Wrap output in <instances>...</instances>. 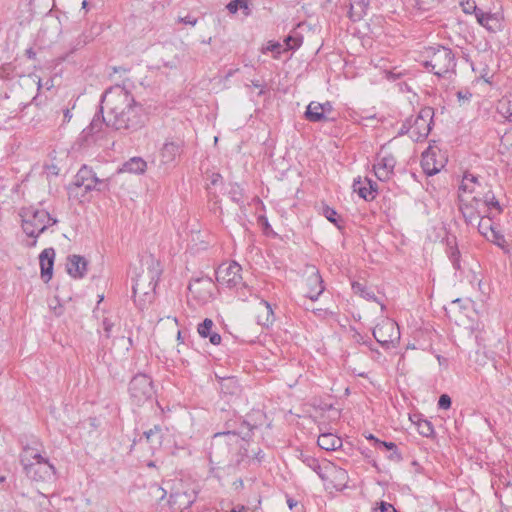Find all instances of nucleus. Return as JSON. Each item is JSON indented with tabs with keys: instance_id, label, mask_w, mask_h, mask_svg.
<instances>
[{
	"instance_id": "57",
	"label": "nucleus",
	"mask_w": 512,
	"mask_h": 512,
	"mask_svg": "<svg viewBox=\"0 0 512 512\" xmlns=\"http://www.w3.org/2000/svg\"><path fill=\"white\" fill-rule=\"evenodd\" d=\"M63 122H69L72 118V113H71V110L69 108H65L63 109Z\"/></svg>"
},
{
	"instance_id": "43",
	"label": "nucleus",
	"mask_w": 512,
	"mask_h": 512,
	"mask_svg": "<svg viewBox=\"0 0 512 512\" xmlns=\"http://www.w3.org/2000/svg\"><path fill=\"white\" fill-rule=\"evenodd\" d=\"M284 42L286 46L284 51L295 50L302 45L303 37L299 33H295L293 35L287 36Z\"/></svg>"
},
{
	"instance_id": "24",
	"label": "nucleus",
	"mask_w": 512,
	"mask_h": 512,
	"mask_svg": "<svg viewBox=\"0 0 512 512\" xmlns=\"http://www.w3.org/2000/svg\"><path fill=\"white\" fill-rule=\"evenodd\" d=\"M182 152V142H166L160 152L161 162L169 164L173 162Z\"/></svg>"
},
{
	"instance_id": "23",
	"label": "nucleus",
	"mask_w": 512,
	"mask_h": 512,
	"mask_svg": "<svg viewBox=\"0 0 512 512\" xmlns=\"http://www.w3.org/2000/svg\"><path fill=\"white\" fill-rule=\"evenodd\" d=\"M477 22L488 31L495 32L500 28L499 15L496 13H487L482 10L476 11Z\"/></svg>"
},
{
	"instance_id": "49",
	"label": "nucleus",
	"mask_w": 512,
	"mask_h": 512,
	"mask_svg": "<svg viewBox=\"0 0 512 512\" xmlns=\"http://www.w3.org/2000/svg\"><path fill=\"white\" fill-rule=\"evenodd\" d=\"M114 326V323L109 318H104L102 321V328L104 331V336L106 339L111 337V331Z\"/></svg>"
},
{
	"instance_id": "27",
	"label": "nucleus",
	"mask_w": 512,
	"mask_h": 512,
	"mask_svg": "<svg viewBox=\"0 0 512 512\" xmlns=\"http://www.w3.org/2000/svg\"><path fill=\"white\" fill-rule=\"evenodd\" d=\"M446 254L455 270H461V254L457 246L456 237H447Z\"/></svg>"
},
{
	"instance_id": "47",
	"label": "nucleus",
	"mask_w": 512,
	"mask_h": 512,
	"mask_svg": "<svg viewBox=\"0 0 512 512\" xmlns=\"http://www.w3.org/2000/svg\"><path fill=\"white\" fill-rule=\"evenodd\" d=\"M207 189L209 194H215L212 192V187L223 186V177L219 173H212L208 178Z\"/></svg>"
},
{
	"instance_id": "14",
	"label": "nucleus",
	"mask_w": 512,
	"mask_h": 512,
	"mask_svg": "<svg viewBox=\"0 0 512 512\" xmlns=\"http://www.w3.org/2000/svg\"><path fill=\"white\" fill-rule=\"evenodd\" d=\"M214 283L211 278H197L189 283L188 290L191 295L201 303L208 302L213 296Z\"/></svg>"
},
{
	"instance_id": "62",
	"label": "nucleus",
	"mask_w": 512,
	"mask_h": 512,
	"mask_svg": "<svg viewBox=\"0 0 512 512\" xmlns=\"http://www.w3.org/2000/svg\"><path fill=\"white\" fill-rule=\"evenodd\" d=\"M368 440H373L375 442V439H377L376 437H374L372 434H370L368 437H367Z\"/></svg>"
},
{
	"instance_id": "29",
	"label": "nucleus",
	"mask_w": 512,
	"mask_h": 512,
	"mask_svg": "<svg viewBox=\"0 0 512 512\" xmlns=\"http://www.w3.org/2000/svg\"><path fill=\"white\" fill-rule=\"evenodd\" d=\"M478 231L487 239L492 238L493 241L498 242L502 236L495 230L490 218H481L478 222Z\"/></svg>"
},
{
	"instance_id": "18",
	"label": "nucleus",
	"mask_w": 512,
	"mask_h": 512,
	"mask_svg": "<svg viewBox=\"0 0 512 512\" xmlns=\"http://www.w3.org/2000/svg\"><path fill=\"white\" fill-rule=\"evenodd\" d=\"M436 154V151L431 147L422 153L421 167L428 176L437 174L444 167L443 161L436 159Z\"/></svg>"
},
{
	"instance_id": "44",
	"label": "nucleus",
	"mask_w": 512,
	"mask_h": 512,
	"mask_svg": "<svg viewBox=\"0 0 512 512\" xmlns=\"http://www.w3.org/2000/svg\"><path fill=\"white\" fill-rule=\"evenodd\" d=\"M228 194L233 202L237 203L238 205L243 204L244 193L243 189L238 184H230Z\"/></svg>"
},
{
	"instance_id": "61",
	"label": "nucleus",
	"mask_w": 512,
	"mask_h": 512,
	"mask_svg": "<svg viewBox=\"0 0 512 512\" xmlns=\"http://www.w3.org/2000/svg\"><path fill=\"white\" fill-rule=\"evenodd\" d=\"M87 6H88L87 0H83V2H82V9H87Z\"/></svg>"
},
{
	"instance_id": "50",
	"label": "nucleus",
	"mask_w": 512,
	"mask_h": 512,
	"mask_svg": "<svg viewBox=\"0 0 512 512\" xmlns=\"http://www.w3.org/2000/svg\"><path fill=\"white\" fill-rule=\"evenodd\" d=\"M373 512H397L394 506L390 503L381 501L378 507L373 509Z\"/></svg>"
},
{
	"instance_id": "7",
	"label": "nucleus",
	"mask_w": 512,
	"mask_h": 512,
	"mask_svg": "<svg viewBox=\"0 0 512 512\" xmlns=\"http://www.w3.org/2000/svg\"><path fill=\"white\" fill-rule=\"evenodd\" d=\"M128 392L131 401L137 406H142L154 399L153 380L145 373H138L130 380Z\"/></svg>"
},
{
	"instance_id": "51",
	"label": "nucleus",
	"mask_w": 512,
	"mask_h": 512,
	"mask_svg": "<svg viewBox=\"0 0 512 512\" xmlns=\"http://www.w3.org/2000/svg\"><path fill=\"white\" fill-rule=\"evenodd\" d=\"M451 398L447 394H442L438 400V407L440 409H449L451 407Z\"/></svg>"
},
{
	"instance_id": "39",
	"label": "nucleus",
	"mask_w": 512,
	"mask_h": 512,
	"mask_svg": "<svg viewBox=\"0 0 512 512\" xmlns=\"http://www.w3.org/2000/svg\"><path fill=\"white\" fill-rule=\"evenodd\" d=\"M322 215L328 221H330L331 223L336 225L337 228H339V229L342 228L343 220L341 219V217L338 215L337 211L334 208L329 207L327 205L323 206V208H322Z\"/></svg>"
},
{
	"instance_id": "63",
	"label": "nucleus",
	"mask_w": 512,
	"mask_h": 512,
	"mask_svg": "<svg viewBox=\"0 0 512 512\" xmlns=\"http://www.w3.org/2000/svg\"><path fill=\"white\" fill-rule=\"evenodd\" d=\"M256 458H257L259 461H261V459L263 458V456H262V455L260 454V452H259V453H257V454H256Z\"/></svg>"
},
{
	"instance_id": "46",
	"label": "nucleus",
	"mask_w": 512,
	"mask_h": 512,
	"mask_svg": "<svg viewBox=\"0 0 512 512\" xmlns=\"http://www.w3.org/2000/svg\"><path fill=\"white\" fill-rule=\"evenodd\" d=\"M321 112L325 116V122H331L336 120V116L334 115V109L331 102L326 101L325 103H320Z\"/></svg>"
},
{
	"instance_id": "35",
	"label": "nucleus",
	"mask_w": 512,
	"mask_h": 512,
	"mask_svg": "<svg viewBox=\"0 0 512 512\" xmlns=\"http://www.w3.org/2000/svg\"><path fill=\"white\" fill-rule=\"evenodd\" d=\"M416 420L410 418L417 426L418 432L424 437H430L434 433L432 423L427 419H422L420 416L414 415Z\"/></svg>"
},
{
	"instance_id": "28",
	"label": "nucleus",
	"mask_w": 512,
	"mask_h": 512,
	"mask_svg": "<svg viewBox=\"0 0 512 512\" xmlns=\"http://www.w3.org/2000/svg\"><path fill=\"white\" fill-rule=\"evenodd\" d=\"M147 169V162L141 157H132L126 161L120 172H128L133 174H143Z\"/></svg>"
},
{
	"instance_id": "64",
	"label": "nucleus",
	"mask_w": 512,
	"mask_h": 512,
	"mask_svg": "<svg viewBox=\"0 0 512 512\" xmlns=\"http://www.w3.org/2000/svg\"><path fill=\"white\" fill-rule=\"evenodd\" d=\"M178 339H181V332H178Z\"/></svg>"
},
{
	"instance_id": "5",
	"label": "nucleus",
	"mask_w": 512,
	"mask_h": 512,
	"mask_svg": "<svg viewBox=\"0 0 512 512\" xmlns=\"http://www.w3.org/2000/svg\"><path fill=\"white\" fill-rule=\"evenodd\" d=\"M433 117L434 110L431 107H423L415 117L411 116L403 122L398 134H409L415 142L423 141L431 131Z\"/></svg>"
},
{
	"instance_id": "8",
	"label": "nucleus",
	"mask_w": 512,
	"mask_h": 512,
	"mask_svg": "<svg viewBox=\"0 0 512 512\" xmlns=\"http://www.w3.org/2000/svg\"><path fill=\"white\" fill-rule=\"evenodd\" d=\"M24 472L27 477L36 482L50 483L56 480V469L47 457L38 462H33V464H28Z\"/></svg>"
},
{
	"instance_id": "55",
	"label": "nucleus",
	"mask_w": 512,
	"mask_h": 512,
	"mask_svg": "<svg viewBox=\"0 0 512 512\" xmlns=\"http://www.w3.org/2000/svg\"><path fill=\"white\" fill-rule=\"evenodd\" d=\"M178 21L181 22V23H184V24L191 25V26H195L197 24V19L196 18H192L191 16L180 17L178 19Z\"/></svg>"
},
{
	"instance_id": "11",
	"label": "nucleus",
	"mask_w": 512,
	"mask_h": 512,
	"mask_svg": "<svg viewBox=\"0 0 512 512\" xmlns=\"http://www.w3.org/2000/svg\"><path fill=\"white\" fill-rule=\"evenodd\" d=\"M106 122L107 118L103 116V106H100L99 112L94 115L89 126L81 132L79 137L81 144L89 146L102 138L101 133L104 126H106Z\"/></svg>"
},
{
	"instance_id": "31",
	"label": "nucleus",
	"mask_w": 512,
	"mask_h": 512,
	"mask_svg": "<svg viewBox=\"0 0 512 512\" xmlns=\"http://www.w3.org/2000/svg\"><path fill=\"white\" fill-rule=\"evenodd\" d=\"M226 9L231 14H236L238 10H241L245 17L251 15L250 0H231L227 5Z\"/></svg>"
},
{
	"instance_id": "59",
	"label": "nucleus",
	"mask_w": 512,
	"mask_h": 512,
	"mask_svg": "<svg viewBox=\"0 0 512 512\" xmlns=\"http://www.w3.org/2000/svg\"><path fill=\"white\" fill-rule=\"evenodd\" d=\"M287 504L289 508L292 509L296 505V502L293 499H288Z\"/></svg>"
},
{
	"instance_id": "32",
	"label": "nucleus",
	"mask_w": 512,
	"mask_h": 512,
	"mask_svg": "<svg viewBox=\"0 0 512 512\" xmlns=\"http://www.w3.org/2000/svg\"><path fill=\"white\" fill-rule=\"evenodd\" d=\"M305 117L310 122H325V116L321 112L320 103L312 101L306 109Z\"/></svg>"
},
{
	"instance_id": "13",
	"label": "nucleus",
	"mask_w": 512,
	"mask_h": 512,
	"mask_svg": "<svg viewBox=\"0 0 512 512\" xmlns=\"http://www.w3.org/2000/svg\"><path fill=\"white\" fill-rule=\"evenodd\" d=\"M240 271L241 266L236 262L223 263L215 271L216 280L222 285L235 287L242 279Z\"/></svg>"
},
{
	"instance_id": "54",
	"label": "nucleus",
	"mask_w": 512,
	"mask_h": 512,
	"mask_svg": "<svg viewBox=\"0 0 512 512\" xmlns=\"http://www.w3.org/2000/svg\"><path fill=\"white\" fill-rule=\"evenodd\" d=\"M504 106L506 107L505 110L503 111V115L509 122H512V102L507 101L506 103L503 104V107Z\"/></svg>"
},
{
	"instance_id": "37",
	"label": "nucleus",
	"mask_w": 512,
	"mask_h": 512,
	"mask_svg": "<svg viewBox=\"0 0 512 512\" xmlns=\"http://www.w3.org/2000/svg\"><path fill=\"white\" fill-rule=\"evenodd\" d=\"M440 0H410V4L419 12H426L435 9Z\"/></svg>"
},
{
	"instance_id": "45",
	"label": "nucleus",
	"mask_w": 512,
	"mask_h": 512,
	"mask_svg": "<svg viewBox=\"0 0 512 512\" xmlns=\"http://www.w3.org/2000/svg\"><path fill=\"white\" fill-rule=\"evenodd\" d=\"M214 323L211 319L206 318L198 325L197 331L202 338H207L212 333Z\"/></svg>"
},
{
	"instance_id": "20",
	"label": "nucleus",
	"mask_w": 512,
	"mask_h": 512,
	"mask_svg": "<svg viewBox=\"0 0 512 512\" xmlns=\"http://www.w3.org/2000/svg\"><path fill=\"white\" fill-rule=\"evenodd\" d=\"M54 257L55 250L53 248H46L39 255L41 277L45 282H48L52 278Z\"/></svg>"
},
{
	"instance_id": "22",
	"label": "nucleus",
	"mask_w": 512,
	"mask_h": 512,
	"mask_svg": "<svg viewBox=\"0 0 512 512\" xmlns=\"http://www.w3.org/2000/svg\"><path fill=\"white\" fill-rule=\"evenodd\" d=\"M257 323L263 327H269L274 322V313L270 303L260 300L256 307Z\"/></svg>"
},
{
	"instance_id": "30",
	"label": "nucleus",
	"mask_w": 512,
	"mask_h": 512,
	"mask_svg": "<svg viewBox=\"0 0 512 512\" xmlns=\"http://www.w3.org/2000/svg\"><path fill=\"white\" fill-rule=\"evenodd\" d=\"M220 389L223 394L237 395L241 391L238 380L235 377H223L220 379Z\"/></svg>"
},
{
	"instance_id": "38",
	"label": "nucleus",
	"mask_w": 512,
	"mask_h": 512,
	"mask_svg": "<svg viewBox=\"0 0 512 512\" xmlns=\"http://www.w3.org/2000/svg\"><path fill=\"white\" fill-rule=\"evenodd\" d=\"M375 445L380 449L385 448L387 450H391L392 453L389 456L391 460L400 461L402 459L401 453L398 451L397 445L395 443L375 439Z\"/></svg>"
},
{
	"instance_id": "12",
	"label": "nucleus",
	"mask_w": 512,
	"mask_h": 512,
	"mask_svg": "<svg viewBox=\"0 0 512 512\" xmlns=\"http://www.w3.org/2000/svg\"><path fill=\"white\" fill-rule=\"evenodd\" d=\"M321 480L336 490H343L348 481V474L345 469L330 461H325Z\"/></svg>"
},
{
	"instance_id": "1",
	"label": "nucleus",
	"mask_w": 512,
	"mask_h": 512,
	"mask_svg": "<svg viewBox=\"0 0 512 512\" xmlns=\"http://www.w3.org/2000/svg\"><path fill=\"white\" fill-rule=\"evenodd\" d=\"M101 103L107 108L106 127L122 134L134 133L144 127L147 120L145 109L124 86L108 88L102 95Z\"/></svg>"
},
{
	"instance_id": "33",
	"label": "nucleus",
	"mask_w": 512,
	"mask_h": 512,
	"mask_svg": "<svg viewBox=\"0 0 512 512\" xmlns=\"http://www.w3.org/2000/svg\"><path fill=\"white\" fill-rule=\"evenodd\" d=\"M352 289L356 294H359L362 298L368 301H374L379 303L381 305V309L384 310L385 305L378 300V298L376 297L375 293L372 290L368 289L363 284L359 282H354L352 284Z\"/></svg>"
},
{
	"instance_id": "52",
	"label": "nucleus",
	"mask_w": 512,
	"mask_h": 512,
	"mask_svg": "<svg viewBox=\"0 0 512 512\" xmlns=\"http://www.w3.org/2000/svg\"><path fill=\"white\" fill-rule=\"evenodd\" d=\"M281 48H282V45L279 43V42H268L265 50L266 51H271V52H275L277 54H280L281 53Z\"/></svg>"
},
{
	"instance_id": "2",
	"label": "nucleus",
	"mask_w": 512,
	"mask_h": 512,
	"mask_svg": "<svg viewBox=\"0 0 512 512\" xmlns=\"http://www.w3.org/2000/svg\"><path fill=\"white\" fill-rule=\"evenodd\" d=\"M253 426L242 421L238 431H224L215 433L212 437L208 452L212 465L227 464L238 465L246 456L247 449L243 441H249L253 435Z\"/></svg>"
},
{
	"instance_id": "26",
	"label": "nucleus",
	"mask_w": 512,
	"mask_h": 512,
	"mask_svg": "<svg viewBox=\"0 0 512 512\" xmlns=\"http://www.w3.org/2000/svg\"><path fill=\"white\" fill-rule=\"evenodd\" d=\"M370 0H354L350 3L348 12L349 18L354 21H360L367 14Z\"/></svg>"
},
{
	"instance_id": "42",
	"label": "nucleus",
	"mask_w": 512,
	"mask_h": 512,
	"mask_svg": "<svg viewBox=\"0 0 512 512\" xmlns=\"http://www.w3.org/2000/svg\"><path fill=\"white\" fill-rule=\"evenodd\" d=\"M472 201H474L475 203H478V202H484L486 206L488 207H494L496 208L498 211H501V208H500V205H499V202L498 200L495 198L494 194L491 192V191H488L487 193H485V195L483 196V198H480L478 196H474L472 198Z\"/></svg>"
},
{
	"instance_id": "15",
	"label": "nucleus",
	"mask_w": 512,
	"mask_h": 512,
	"mask_svg": "<svg viewBox=\"0 0 512 512\" xmlns=\"http://www.w3.org/2000/svg\"><path fill=\"white\" fill-rule=\"evenodd\" d=\"M396 165V159L391 154H380L377 157V162L374 164L373 169L376 177L380 181H386L394 173V167Z\"/></svg>"
},
{
	"instance_id": "36",
	"label": "nucleus",
	"mask_w": 512,
	"mask_h": 512,
	"mask_svg": "<svg viewBox=\"0 0 512 512\" xmlns=\"http://www.w3.org/2000/svg\"><path fill=\"white\" fill-rule=\"evenodd\" d=\"M353 191L366 201L373 200V192L368 189L367 185H364L363 180L360 177L354 179Z\"/></svg>"
},
{
	"instance_id": "60",
	"label": "nucleus",
	"mask_w": 512,
	"mask_h": 512,
	"mask_svg": "<svg viewBox=\"0 0 512 512\" xmlns=\"http://www.w3.org/2000/svg\"><path fill=\"white\" fill-rule=\"evenodd\" d=\"M244 510H245V507L241 506L239 509H236V508L232 509L231 512H244Z\"/></svg>"
},
{
	"instance_id": "17",
	"label": "nucleus",
	"mask_w": 512,
	"mask_h": 512,
	"mask_svg": "<svg viewBox=\"0 0 512 512\" xmlns=\"http://www.w3.org/2000/svg\"><path fill=\"white\" fill-rule=\"evenodd\" d=\"M307 291L305 296L312 301H315L324 291L323 280L318 270L314 267L306 277Z\"/></svg>"
},
{
	"instance_id": "40",
	"label": "nucleus",
	"mask_w": 512,
	"mask_h": 512,
	"mask_svg": "<svg viewBox=\"0 0 512 512\" xmlns=\"http://www.w3.org/2000/svg\"><path fill=\"white\" fill-rule=\"evenodd\" d=\"M459 199H460V202H461V205H460V209H461V212L465 218V221L466 223L468 224H472L473 221L477 220V218L479 217V215H477L473 209L472 206H469L468 204H464V198H463V195L459 194Z\"/></svg>"
},
{
	"instance_id": "19",
	"label": "nucleus",
	"mask_w": 512,
	"mask_h": 512,
	"mask_svg": "<svg viewBox=\"0 0 512 512\" xmlns=\"http://www.w3.org/2000/svg\"><path fill=\"white\" fill-rule=\"evenodd\" d=\"M66 268L68 274L74 279H82L88 269V261L80 255H70L67 258Z\"/></svg>"
},
{
	"instance_id": "9",
	"label": "nucleus",
	"mask_w": 512,
	"mask_h": 512,
	"mask_svg": "<svg viewBox=\"0 0 512 512\" xmlns=\"http://www.w3.org/2000/svg\"><path fill=\"white\" fill-rule=\"evenodd\" d=\"M373 337L384 348H389L390 344L398 342L400 339V331L396 322L385 319L377 324L373 329Z\"/></svg>"
},
{
	"instance_id": "53",
	"label": "nucleus",
	"mask_w": 512,
	"mask_h": 512,
	"mask_svg": "<svg viewBox=\"0 0 512 512\" xmlns=\"http://www.w3.org/2000/svg\"><path fill=\"white\" fill-rule=\"evenodd\" d=\"M363 183H364V185L368 186V189L371 190V192H373V199H375V197L377 195V188H378L377 183L373 182L372 180H370L368 178H364Z\"/></svg>"
},
{
	"instance_id": "3",
	"label": "nucleus",
	"mask_w": 512,
	"mask_h": 512,
	"mask_svg": "<svg viewBox=\"0 0 512 512\" xmlns=\"http://www.w3.org/2000/svg\"><path fill=\"white\" fill-rule=\"evenodd\" d=\"M18 215L21 218L23 232L31 239L26 243L29 248L36 246L40 234L58 223L47 210L35 206L22 207Z\"/></svg>"
},
{
	"instance_id": "21",
	"label": "nucleus",
	"mask_w": 512,
	"mask_h": 512,
	"mask_svg": "<svg viewBox=\"0 0 512 512\" xmlns=\"http://www.w3.org/2000/svg\"><path fill=\"white\" fill-rule=\"evenodd\" d=\"M164 437L163 427L161 425H154L153 428L145 430L140 437L139 441L143 438L146 440V443L149 444L150 448L154 451L161 447Z\"/></svg>"
},
{
	"instance_id": "10",
	"label": "nucleus",
	"mask_w": 512,
	"mask_h": 512,
	"mask_svg": "<svg viewBox=\"0 0 512 512\" xmlns=\"http://www.w3.org/2000/svg\"><path fill=\"white\" fill-rule=\"evenodd\" d=\"M74 185L83 188L85 192L103 191L107 187L105 181L99 179L96 173L86 165H83L75 175Z\"/></svg>"
},
{
	"instance_id": "25",
	"label": "nucleus",
	"mask_w": 512,
	"mask_h": 512,
	"mask_svg": "<svg viewBox=\"0 0 512 512\" xmlns=\"http://www.w3.org/2000/svg\"><path fill=\"white\" fill-rule=\"evenodd\" d=\"M317 444L323 450L334 451L342 446V440L333 433L324 432L319 435Z\"/></svg>"
},
{
	"instance_id": "6",
	"label": "nucleus",
	"mask_w": 512,
	"mask_h": 512,
	"mask_svg": "<svg viewBox=\"0 0 512 512\" xmlns=\"http://www.w3.org/2000/svg\"><path fill=\"white\" fill-rule=\"evenodd\" d=\"M158 266L159 264L157 262L151 260V265L148 267L147 271H142L135 279L132 290L136 303L141 300L144 302L152 300L161 274V270Z\"/></svg>"
},
{
	"instance_id": "58",
	"label": "nucleus",
	"mask_w": 512,
	"mask_h": 512,
	"mask_svg": "<svg viewBox=\"0 0 512 512\" xmlns=\"http://www.w3.org/2000/svg\"><path fill=\"white\" fill-rule=\"evenodd\" d=\"M26 54L30 59H34L36 56V53L31 48L26 50Z\"/></svg>"
},
{
	"instance_id": "34",
	"label": "nucleus",
	"mask_w": 512,
	"mask_h": 512,
	"mask_svg": "<svg viewBox=\"0 0 512 512\" xmlns=\"http://www.w3.org/2000/svg\"><path fill=\"white\" fill-rule=\"evenodd\" d=\"M478 178L473 174H464L461 185L459 187L460 194L475 192L476 186H479Z\"/></svg>"
},
{
	"instance_id": "48",
	"label": "nucleus",
	"mask_w": 512,
	"mask_h": 512,
	"mask_svg": "<svg viewBox=\"0 0 512 512\" xmlns=\"http://www.w3.org/2000/svg\"><path fill=\"white\" fill-rule=\"evenodd\" d=\"M460 6L462 7L463 12L466 14L474 13L476 15V11L481 10L477 8L474 0H460Z\"/></svg>"
},
{
	"instance_id": "56",
	"label": "nucleus",
	"mask_w": 512,
	"mask_h": 512,
	"mask_svg": "<svg viewBox=\"0 0 512 512\" xmlns=\"http://www.w3.org/2000/svg\"><path fill=\"white\" fill-rule=\"evenodd\" d=\"M208 337L213 345H219L221 342V336L216 332H212Z\"/></svg>"
},
{
	"instance_id": "16",
	"label": "nucleus",
	"mask_w": 512,
	"mask_h": 512,
	"mask_svg": "<svg viewBox=\"0 0 512 512\" xmlns=\"http://www.w3.org/2000/svg\"><path fill=\"white\" fill-rule=\"evenodd\" d=\"M43 454V445L38 441H32L30 444L24 446L20 455V462L23 469H26L28 464H33V462L42 460L45 457Z\"/></svg>"
},
{
	"instance_id": "41",
	"label": "nucleus",
	"mask_w": 512,
	"mask_h": 512,
	"mask_svg": "<svg viewBox=\"0 0 512 512\" xmlns=\"http://www.w3.org/2000/svg\"><path fill=\"white\" fill-rule=\"evenodd\" d=\"M302 461L307 467L316 472L317 475L321 478L323 468L325 467V462L320 464L316 458L310 455H302Z\"/></svg>"
},
{
	"instance_id": "4",
	"label": "nucleus",
	"mask_w": 512,
	"mask_h": 512,
	"mask_svg": "<svg viewBox=\"0 0 512 512\" xmlns=\"http://www.w3.org/2000/svg\"><path fill=\"white\" fill-rule=\"evenodd\" d=\"M423 66L438 77L455 72L456 59L453 51L444 46L429 47L425 51Z\"/></svg>"
}]
</instances>
